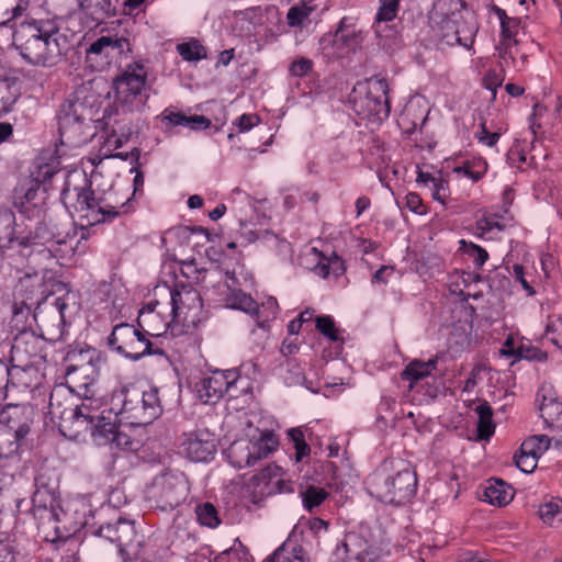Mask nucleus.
<instances>
[{"instance_id": "nucleus-55", "label": "nucleus", "mask_w": 562, "mask_h": 562, "mask_svg": "<svg viewBox=\"0 0 562 562\" xmlns=\"http://www.w3.org/2000/svg\"><path fill=\"white\" fill-rule=\"evenodd\" d=\"M313 65L312 59L300 57L290 64L289 74L296 78L305 77L313 70Z\"/></svg>"}, {"instance_id": "nucleus-54", "label": "nucleus", "mask_w": 562, "mask_h": 562, "mask_svg": "<svg viewBox=\"0 0 562 562\" xmlns=\"http://www.w3.org/2000/svg\"><path fill=\"white\" fill-rule=\"evenodd\" d=\"M461 243L464 246V252L472 258L475 268H481L488 259L487 251L473 243L467 244L464 240H461Z\"/></svg>"}, {"instance_id": "nucleus-27", "label": "nucleus", "mask_w": 562, "mask_h": 562, "mask_svg": "<svg viewBox=\"0 0 562 562\" xmlns=\"http://www.w3.org/2000/svg\"><path fill=\"white\" fill-rule=\"evenodd\" d=\"M519 21L517 19H509L501 24V42L497 46L501 59L508 65V59L514 60L513 46L517 45L518 41L515 38L518 32Z\"/></svg>"}, {"instance_id": "nucleus-26", "label": "nucleus", "mask_w": 562, "mask_h": 562, "mask_svg": "<svg viewBox=\"0 0 562 562\" xmlns=\"http://www.w3.org/2000/svg\"><path fill=\"white\" fill-rule=\"evenodd\" d=\"M130 52V42L127 38L117 35L101 36L94 41L87 49L88 57L92 55H104L105 57H113Z\"/></svg>"}, {"instance_id": "nucleus-2", "label": "nucleus", "mask_w": 562, "mask_h": 562, "mask_svg": "<svg viewBox=\"0 0 562 562\" xmlns=\"http://www.w3.org/2000/svg\"><path fill=\"white\" fill-rule=\"evenodd\" d=\"M58 31L46 29L40 22L23 23L13 33V45L30 65L52 67L63 55Z\"/></svg>"}, {"instance_id": "nucleus-29", "label": "nucleus", "mask_w": 562, "mask_h": 562, "mask_svg": "<svg viewBox=\"0 0 562 562\" xmlns=\"http://www.w3.org/2000/svg\"><path fill=\"white\" fill-rule=\"evenodd\" d=\"M64 390H54L50 393L48 413L52 418L75 420V404L69 402L71 396L64 398Z\"/></svg>"}, {"instance_id": "nucleus-58", "label": "nucleus", "mask_w": 562, "mask_h": 562, "mask_svg": "<svg viewBox=\"0 0 562 562\" xmlns=\"http://www.w3.org/2000/svg\"><path fill=\"white\" fill-rule=\"evenodd\" d=\"M404 206L416 214H426V206L419 194L411 192L404 198Z\"/></svg>"}, {"instance_id": "nucleus-50", "label": "nucleus", "mask_w": 562, "mask_h": 562, "mask_svg": "<svg viewBox=\"0 0 562 562\" xmlns=\"http://www.w3.org/2000/svg\"><path fill=\"white\" fill-rule=\"evenodd\" d=\"M317 330L330 341H338L339 329L336 327L334 318L329 315L317 316L315 318Z\"/></svg>"}, {"instance_id": "nucleus-52", "label": "nucleus", "mask_w": 562, "mask_h": 562, "mask_svg": "<svg viewBox=\"0 0 562 562\" xmlns=\"http://www.w3.org/2000/svg\"><path fill=\"white\" fill-rule=\"evenodd\" d=\"M317 274L323 278L328 277L330 273L335 277H339L345 272V266L341 258L335 256L328 259L326 262H319L315 268Z\"/></svg>"}, {"instance_id": "nucleus-7", "label": "nucleus", "mask_w": 562, "mask_h": 562, "mask_svg": "<svg viewBox=\"0 0 562 562\" xmlns=\"http://www.w3.org/2000/svg\"><path fill=\"white\" fill-rule=\"evenodd\" d=\"M165 303L178 325L190 328L200 321L202 299L191 285L177 284L173 289H165Z\"/></svg>"}, {"instance_id": "nucleus-32", "label": "nucleus", "mask_w": 562, "mask_h": 562, "mask_svg": "<svg viewBox=\"0 0 562 562\" xmlns=\"http://www.w3.org/2000/svg\"><path fill=\"white\" fill-rule=\"evenodd\" d=\"M484 499L492 505L504 506L513 498L510 487L502 480H490L484 488Z\"/></svg>"}, {"instance_id": "nucleus-46", "label": "nucleus", "mask_w": 562, "mask_h": 562, "mask_svg": "<svg viewBox=\"0 0 562 562\" xmlns=\"http://www.w3.org/2000/svg\"><path fill=\"white\" fill-rule=\"evenodd\" d=\"M35 491L58 495V480L48 469H41L35 476Z\"/></svg>"}, {"instance_id": "nucleus-38", "label": "nucleus", "mask_w": 562, "mask_h": 562, "mask_svg": "<svg viewBox=\"0 0 562 562\" xmlns=\"http://www.w3.org/2000/svg\"><path fill=\"white\" fill-rule=\"evenodd\" d=\"M27 7L29 0H0V27L21 16Z\"/></svg>"}, {"instance_id": "nucleus-17", "label": "nucleus", "mask_w": 562, "mask_h": 562, "mask_svg": "<svg viewBox=\"0 0 562 562\" xmlns=\"http://www.w3.org/2000/svg\"><path fill=\"white\" fill-rule=\"evenodd\" d=\"M77 210L81 213V218L87 220V225L112 222L121 214L116 206L97 199L90 188H81L78 191Z\"/></svg>"}, {"instance_id": "nucleus-9", "label": "nucleus", "mask_w": 562, "mask_h": 562, "mask_svg": "<svg viewBox=\"0 0 562 562\" xmlns=\"http://www.w3.org/2000/svg\"><path fill=\"white\" fill-rule=\"evenodd\" d=\"M244 382L237 370H215L210 375L201 378L194 385L198 397L204 404L217 403L224 394L237 398L246 393V387L239 389Z\"/></svg>"}, {"instance_id": "nucleus-53", "label": "nucleus", "mask_w": 562, "mask_h": 562, "mask_svg": "<svg viewBox=\"0 0 562 562\" xmlns=\"http://www.w3.org/2000/svg\"><path fill=\"white\" fill-rule=\"evenodd\" d=\"M18 93L8 83L0 85V117L8 114L15 102L18 101Z\"/></svg>"}, {"instance_id": "nucleus-40", "label": "nucleus", "mask_w": 562, "mask_h": 562, "mask_svg": "<svg viewBox=\"0 0 562 562\" xmlns=\"http://www.w3.org/2000/svg\"><path fill=\"white\" fill-rule=\"evenodd\" d=\"M453 171L476 182L486 173L487 164L482 158L465 160L460 166H457Z\"/></svg>"}, {"instance_id": "nucleus-48", "label": "nucleus", "mask_w": 562, "mask_h": 562, "mask_svg": "<svg viewBox=\"0 0 562 562\" xmlns=\"http://www.w3.org/2000/svg\"><path fill=\"white\" fill-rule=\"evenodd\" d=\"M301 496L305 509L312 512L328 497V493L322 487L308 486Z\"/></svg>"}, {"instance_id": "nucleus-49", "label": "nucleus", "mask_w": 562, "mask_h": 562, "mask_svg": "<svg viewBox=\"0 0 562 562\" xmlns=\"http://www.w3.org/2000/svg\"><path fill=\"white\" fill-rule=\"evenodd\" d=\"M218 555L225 557L228 562H250L252 559L247 547L238 538L234 540L229 549Z\"/></svg>"}, {"instance_id": "nucleus-25", "label": "nucleus", "mask_w": 562, "mask_h": 562, "mask_svg": "<svg viewBox=\"0 0 562 562\" xmlns=\"http://www.w3.org/2000/svg\"><path fill=\"white\" fill-rule=\"evenodd\" d=\"M106 411L102 409L99 418L93 424L85 426L86 430H90L94 442L98 446H106L110 442L111 437L119 429L116 425V417L114 416L115 409L110 407L108 414Z\"/></svg>"}, {"instance_id": "nucleus-18", "label": "nucleus", "mask_w": 562, "mask_h": 562, "mask_svg": "<svg viewBox=\"0 0 562 562\" xmlns=\"http://www.w3.org/2000/svg\"><path fill=\"white\" fill-rule=\"evenodd\" d=\"M216 446L211 434L196 431L184 434L180 443V453L194 462H207L213 459Z\"/></svg>"}, {"instance_id": "nucleus-45", "label": "nucleus", "mask_w": 562, "mask_h": 562, "mask_svg": "<svg viewBox=\"0 0 562 562\" xmlns=\"http://www.w3.org/2000/svg\"><path fill=\"white\" fill-rule=\"evenodd\" d=\"M179 55L187 61H199L206 58V50L198 40H191L187 43L177 45Z\"/></svg>"}, {"instance_id": "nucleus-24", "label": "nucleus", "mask_w": 562, "mask_h": 562, "mask_svg": "<svg viewBox=\"0 0 562 562\" xmlns=\"http://www.w3.org/2000/svg\"><path fill=\"white\" fill-rule=\"evenodd\" d=\"M181 270L186 278L192 279L195 283L201 284L206 290H210L211 288L215 289L216 282L222 281L224 277V268L221 266L198 268L194 261L183 263Z\"/></svg>"}, {"instance_id": "nucleus-57", "label": "nucleus", "mask_w": 562, "mask_h": 562, "mask_svg": "<svg viewBox=\"0 0 562 562\" xmlns=\"http://www.w3.org/2000/svg\"><path fill=\"white\" fill-rule=\"evenodd\" d=\"M502 353L504 356L517 355L520 358L537 359L538 361H542V360L546 359V353H543V352H541L539 350H533L532 355H524V350L521 348L516 351L514 349V347H513V339L512 338H508L506 340V342L504 345V348L502 349Z\"/></svg>"}, {"instance_id": "nucleus-51", "label": "nucleus", "mask_w": 562, "mask_h": 562, "mask_svg": "<svg viewBox=\"0 0 562 562\" xmlns=\"http://www.w3.org/2000/svg\"><path fill=\"white\" fill-rule=\"evenodd\" d=\"M333 557L334 562H366L363 553H352L346 540L336 546Z\"/></svg>"}, {"instance_id": "nucleus-37", "label": "nucleus", "mask_w": 562, "mask_h": 562, "mask_svg": "<svg viewBox=\"0 0 562 562\" xmlns=\"http://www.w3.org/2000/svg\"><path fill=\"white\" fill-rule=\"evenodd\" d=\"M310 2L301 1L292 5L286 13V22L291 27H304L310 21V15L314 11Z\"/></svg>"}, {"instance_id": "nucleus-36", "label": "nucleus", "mask_w": 562, "mask_h": 562, "mask_svg": "<svg viewBox=\"0 0 562 562\" xmlns=\"http://www.w3.org/2000/svg\"><path fill=\"white\" fill-rule=\"evenodd\" d=\"M477 414V437L481 440H487L495 431V424L493 423V409L487 402H483L475 407Z\"/></svg>"}, {"instance_id": "nucleus-10", "label": "nucleus", "mask_w": 562, "mask_h": 562, "mask_svg": "<svg viewBox=\"0 0 562 562\" xmlns=\"http://www.w3.org/2000/svg\"><path fill=\"white\" fill-rule=\"evenodd\" d=\"M363 34L355 24L344 18L334 33H326L319 38V50L328 59H338L357 52L362 45Z\"/></svg>"}, {"instance_id": "nucleus-62", "label": "nucleus", "mask_w": 562, "mask_h": 562, "mask_svg": "<svg viewBox=\"0 0 562 562\" xmlns=\"http://www.w3.org/2000/svg\"><path fill=\"white\" fill-rule=\"evenodd\" d=\"M164 120L172 126H184L189 128V116L182 112L166 111Z\"/></svg>"}, {"instance_id": "nucleus-64", "label": "nucleus", "mask_w": 562, "mask_h": 562, "mask_svg": "<svg viewBox=\"0 0 562 562\" xmlns=\"http://www.w3.org/2000/svg\"><path fill=\"white\" fill-rule=\"evenodd\" d=\"M504 78L501 77L495 71H488L484 78V86L486 89L491 90L493 93V98L496 95V89L502 86Z\"/></svg>"}, {"instance_id": "nucleus-59", "label": "nucleus", "mask_w": 562, "mask_h": 562, "mask_svg": "<svg viewBox=\"0 0 562 562\" xmlns=\"http://www.w3.org/2000/svg\"><path fill=\"white\" fill-rule=\"evenodd\" d=\"M475 136L480 143L488 147L495 146L501 137L499 133L488 132L485 122L481 123L480 131L475 133Z\"/></svg>"}, {"instance_id": "nucleus-31", "label": "nucleus", "mask_w": 562, "mask_h": 562, "mask_svg": "<svg viewBox=\"0 0 562 562\" xmlns=\"http://www.w3.org/2000/svg\"><path fill=\"white\" fill-rule=\"evenodd\" d=\"M104 119H106L105 125L110 131V137L113 138L115 148L121 147L134 133L131 120L128 117L116 119L112 115Z\"/></svg>"}, {"instance_id": "nucleus-6", "label": "nucleus", "mask_w": 562, "mask_h": 562, "mask_svg": "<svg viewBox=\"0 0 562 562\" xmlns=\"http://www.w3.org/2000/svg\"><path fill=\"white\" fill-rule=\"evenodd\" d=\"M372 494L380 501L396 506L409 502L417 490V479L408 467L397 470L394 474L379 470L371 479Z\"/></svg>"}, {"instance_id": "nucleus-63", "label": "nucleus", "mask_w": 562, "mask_h": 562, "mask_svg": "<svg viewBox=\"0 0 562 562\" xmlns=\"http://www.w3.org/2000/svg\"><path fill=\"white\" fill-rule=\"evenodd\" d=\"M448 190V183L442 178L437 179L432 184V199L439 201L442 205H447L446 192Z\"/></svg>"}, {"instance_id": "nucleus-11", "label": "nucleus", "mask_w": 562, "mask_h": 562, "mask_svg": "<svg viewBox=\"0 0 562 562\" xmlns=\"http://www.w3.org/2000/svg\"><path fill=\"white\" fill-rule=\"evenodd\" d=\"M32 512L35 519H37L41 525L52 526L58 537H68L86 525L85 521H79L69 528L67 527L60 517V515H63L65 519L67 514L59 507L57 494L34 491L32 496Z\"/></svg>"}, {"instance_id": "nucleus-16", "label": "nucleus", "mask_w": 562, "mask_h": 562, "mask_svg": "<svg viewBox=\"0 0 562 562\" xmlns=\"http://www.w3.org/2000/svg\"><path fill=\"white\" fill-rule=\"evenodd\" d=\"M137 326L148 338L149 336L159 337L166 334L168 329L173 333L177 324L169 312L168 304L155 299L139 311Z\"/></svg>"}, {"instance_id": "nucleus-14", "label": "nucleus", "mask_w": 562, "mask_h": 562, "mask_svg": "<svg viewBox=\"0 0 562 562\" xmlns=\"http://www.w3.org/2000/svg\"><path fill=\"white\" fill-rule=\"evenodd\" d=\"M357 111L364 117L378 121L389 117L391 108L389 83L384 78L372 77L368 80V91L363 98L355 101Z\"/></svg>"}, {"instance_id": "nucleus-4", "label": "nucleus", "mask_w": 562, "mask_h": 562, "mask_svg": "<svg viewBox=\"0 0 562 562\" xmlns=\"http://www.w3.org/2000/svg\"><path fill=\"white\" fill-rule=\"evenodd\" d=\"M148 71L142 61L126 65L113 81L115 91L116 115L131 114L140 111L149 98L147 87Z\"/></svg>"}, {"instance_id": "nucleus-3", "label": "nucleus", "mask_w": 562, "mask_h": 562, "mask_svg": "<svg viewBox=\"0 0 562 562\" xmlns=\"http://www.w3.org/2000/svg\"><path fill=\"white\" fill-rule=\"evenodd\" d=\"M114 416H121L133 426H146L161 414L158 390L142 391L136 385H125L115 390L111 397Z\"/></svg>"}, {"instance_id": "nucleus-39", "label": "nucleus", "mask_w": 562, "mask_h": 562, "mask_svg": "<svg viewBox=\"0 0 562 562\" xmlns=\"http://www.w3.org/2000/svg\"><path fill=\"white\" fill-rule=\"evenodd\" d=\"M14 214L10 211L0 212V249L9 248L12 244H16V235L14 228Z\"/></svg>"}, {"instance_id": "nucleus-30", "label": "nucleus", "mask_w": 562, "mask_h": 562, "mask_svg": "<svg viewBox=\"0 0 562 562\" xmlns=\"http://www.w3.org/2000/svg\"><path fill=\"white\" fill-rule=\"evenodd\" d=\"M263 562H310V558L301 546L284 542Z\"/></svg>"}, {"instance_id": "nucleus-47", "label": "nucleus", "mask_w": 562, "mask_h": 562, "mask_svg": "<svg viewBox=\"0 0 562 562\" xmlns=\"http://www.w3.org/2000/svg\"><path fill=\"white\" fill-rule=\"evenodd\" d=\"M106 446H109L111 450L136 451L139 447V441L117 429Z\"/></svg>"}, {"instance_id": "nucleus-19", "label": "nucleus", "mask_w": 562, "mask_h": 562, "mask_svg": "<svg viewBox=\"0 0 562 562\" xmlns=\"http://www.w3.org/2000/svg\"><path fill=\"white\" fill-rule=\"evenodd\" d=\"M34 409L29 404L7 405L0 412V423L10 432L23 439L30 431L33 422Z\"/></svg>"}, {"instance_id": "nucleus-8", "label": "nucleus", "mask_w": 562, "mask_h": 562, "mask_svg": "<svg viewBox=\"0 0 562 562\" xmlns=\"http://www.w3.org/2000/svg\"><path fill=\"white\" fill-rule=\"evenodd\" d=\"M188 494L189 483L186 475L170 470L157 475L148 490V498L165 512L182 504Z\"/></svg>"}, {"instance_id": "nucleus-15", "label": "nucleus", "mask_w": 562, "mask_h": 562, "mask_svg": "<svg viewBox=\"0 0 562 562\" xmlns=\"http://www.w3.org/2000/svg\"><path fill=\"white\" fill-rule=\"evenodd\" d=\"M93 533L115 543L123 562H128L131 554L136 553L135 549L139 544V541H136L135 522L123 517H119L114 522L100 525Z\"/></svg>"}, {"instance_id": "nucleus-43", "label": "nucleus", "mask_w": 562, "mask_h": 562, "mask_svg": "<svg viewBox=\"0 0 562 562\" xmlns=\"http://www.w3.org/2000/svg\"><path fill=\"white\" fill-rule=\"evenodd\" d=\"M21 438L14 435V431L10 432L0 423V458H10L14 456L20 447Z\"/></svg>"}, {"instance_id": "nucleus-56", "label": "nucleus", "mask_w": 562, "mask_h": 562, "mask_svg": "<svg viewBox=\"0 0 562 562\" xmlns=\"http://www.w3.org/2000/svg\"><path fill=\"white\" fill-rule=\"evenodd\" d=\"M546 335L553 345L562 349V318L550 321L547 324Z\"/></svg>"}, {"instance_id": "nucleus-33", "label": "nucleus", "mask_w": 562, "mask_h": 562, "mask_svg": "<svg viewBox=\"0 0 562 562\" xmlns=\"http://www.w3.org/2000/svg\"><path fill=\"white\" fill-rule=\"evenodd\" d=\"M102 402L97 398L85 397L79 405H75V422L86 426L93 424L101 415Z\"/></svg>"}, {"instance_id": "nucleus-44", "label": "nucleus", "mask_w": 562, "mask_h": 562, "mask_svg": "<svg viewBox=\"0 0 562 562\" xmlns=\"http://www.w3.org/2000/svg\"><path fill=\"white\" fill-rule=\"evenodd\" d=\"M195 514L198 521L202 526L216 528L221 524L218 512L216 507L210 502L198 505L195 508Z\"/></svg>"}, {"instance_id": "nucleus-28", "label": "nucleus", "mask_w": 562, "mask_h": 562, "mask_svg": "<svg viewBox=\"0 0 562 562\" xmlns=\"http://www.w3.org/2000/svg\"><path fill=\"white\" fill-rule=\"evenodd\" d=\"M437 358L428 361L413 360L401 372V378L409 382V389L412 390L415 383L431 374L437 367Z\"/></svg>"}, {"instance_id": "nucleus-1", "label": "nucleus", "mask_w": 562, "mask_h": 562, "mask_svg": "<svg viewBox=\"0 0 562 562\" xmlns=\"http://www.w3.org/2000/svg\"><path fill=\"white\" fill-rule=\"evenodd\" d=\"M432 20L438 35L447 45L472 48L479 22L475 12L464 0H437L434 3Z\"/></svg>"}, {"instance_id": "nucleus-20", "label": "nucleus", "mask_w": 562, "mask_h": 562, "mask_svg": "<svg viewBox=\"0 0 562 562\" xmlns=\"http://www.w3.org/2000/svg\"><path fill=\"white\" fill-rule=\"evenodd\" d=\"M42 346L33 333H22L14 338L11 348V359L18 362L16 367L27 368L41 358Z\"/></svg>"}, {"instance_id": "nucleus-23", "label": "nucleus", "mask_w": 562, "mask_h": 562, "mask_svg": "<svg viewBox=\"0 0 562 562\" xmlns=\"http://www.w3.org/2000/svg\"><path fill=\"white\" fill-rule=\"evenodd\" d=\"M550 440L547 436H535L525 442L520 448V453L515 456V463L519 470L530 473L537 467V453L549 448Z\"/></svg>"}, {"instance_id": "nucleus-22", "label": "nucleus", "mask_w": 562, "mask_h": 562, "mask_svg": "<svg viewBox=\"0 0 562 562\" xmlns=\"http://www.w3.org/2000/svg\"><path fill=\"white\" fill-rule=\"evenodd\" d=\"M49 310L58 319V324L65 325L67 318L77 310V296L74 292L66 290L61 295H47L36 308L35 316L44 310Z\"/></svg>"}, {"instance_id": "nucleus-5", "label": "nucleus", "mask_w": 562, "mask_h": 562, "mask_svg": "<svg viewBox=\"0 0 562 562\" xmlns=\"http://www.w3.org/2000/svg\"><path fill=\"white\" fill-rule=\"evenodd\" d=\"M239 286L240 282L236 270L224 269L223 280L216 282L214 290L223 296L222 301L227 307L250 314L260 327H263L270 318L276 317L279 307L274 299L270 297L266 303L258 305L251 295L245 293Z\"/></svg>"}, {"instance_id": "nucleus-60", "label": "nucleus", "mask_w": 562, "mask_h": 562, "mask_svg": "<svg viewBox=\"0 0 562 562\" xmlns=\"http://www.w3.org/2000/svg\"><path fill=\"white\" fill-rule=\"evenodd\" d=\"M260 119L257 114H243L234 122V125L238 127L239 132L245 133L258 125Z\"/></svg>"}, {"instance_id": "nucleus-21", "label": "nucleus", "mask_w": 562, "mask_h": 562, "mask_svg": "<svg viewBox=\"0 0 562 562\" xmlns=\"http://www.w3.org/2000/svg\"><path fill=\"white\" fill-rule=\"evenodd\" d=\"M278 439L271 431H265L256 441H250L246 448V452L237 456L236 465L241 469L245 467H255L260 460L277 449Z\"/></svg>"}, {"instance_id": "nucleus-12", "label": "nucleus", "mask_w": 562, "mask_h": 562, "mask_svg": "<svg viewBox=\"0 0 562 562\" xmlns=\"http://www.w3.org/2000/svg\"><path fill=\"white\" fill-rule=\"evenodd\" d=\"M108 345L111 349L132 360H138L146 355L156 352L140 328L127 323H121L113 327L108 338Z\"/></svg>"}, {"instance_id": "nucleus-35", "label": "nucleus", "mask_w": 562, "mask_h": 562, "mask_svg": "<svg viewBox=\"0 0 562 562\" xmlns=\"http://www.w3.org/2000/svg\"><path fill=\"white\" fill-rule=\"evenodd\" d=\"M540 415L550 427L562 430V402L544 396L540 405Z\"/></svg>"}, {"instance_id": "nucleus-13", "label": "nucleus", "mask_w": 562, "mask_h": 562, "mask_svg": "<svg viewBox=\"0 0 562 562\" xmlns=\"http://www.w3.org/2000/svg\"><path fill=\"white\" fill-rule=\"evenodd\" d=\"M91 109L80 100H66L58 114V130L60 136L68 142H80L85 128L91 121Z\"/></svg>"}, {"instance_id": "nucleus-42", "label": "nucleus", "mask_w": 562, "mask_h": 562, "mask_svg": "<svg viewBox=\"0 0 562 562\" xmlns=\"http://www.w3.org/2000/svg\"><path fill=\"white\" fill-rule=\"evenodd\" d=\"M539 516L547 525H552L555 520L562 521V499L559 497L551 498L539 506Z\"/></svg>"}, {"instance_id": "nucleus-61", "label": "nucleus", "mask_w": 562, "mask_h": 562, "mask_svg": "<svg viewBox=\"0 0 562 562\" xmlns=\"http://www.w3.org/2000/svg\"><path fill=\"white\" fill-rule=\"evenodd\" d=\"M513 277L521 284L522 289L527 292V295L531 296L536 293L527 280L525 268L521 265L516 263L513 266Z\"/></svg>"}, {"instance_id": "nucleus-41", "label": "nucleus", "mask_w": 562, "mask_h": 562, "mask_svg": "<svg viewBox=\"0 0 562 562\" xmlns=\"http://www.w3.org/2000/svg\"><path fill=\"white\" fill-rule=\"evenodd\" d=\"M398 0H381V7L376 13L375 34L383 37V23L392 21L397 13Z\"/></svg>"}, {"instance_id": "nucleus-34", "label": "nucleus", "mask_w": 562, "mask_h": 562, "mask_svg": "<svg viewBox=\"0 0 562 562\" xmlns=\"http://www.w3.org/2000/svg\"><path fill=\"white\" fill-rule=\"evenodd\" d=\"M54 235L48 231L46 224L38 222L33 231L27 234L18 233L16 245L19 247H31L33 245H44L53 240Z\"/></svg>"}]
</instances>
